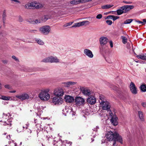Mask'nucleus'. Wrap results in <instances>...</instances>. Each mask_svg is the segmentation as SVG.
<instances>
[{"instance_id": "7ed1b4c3", "label": "nucleus", "mask_w": 146, "mask_h": 146, "mask_svg": "<svg viewBox=\"0 0 146 146\" xmlns=\"http://www.w3.org/2000/svg\"><path fill=\"white\" fill-rule=\"evenodd\" d=\"M44 62L58 63L60 60L56 56H50L44 59L42 61Z\"/></svg>"}, {"instance_id": "6e6552de", "label": "nucleus", "mask_w": 146, "mask_h": 146, "mask_svg": "<svg viewBox=\"0 0 146 146\" xmlns=\"http://www.w3.org/2000/svg\"><path fill=\"white\" fill-rule=\"evenodd\" d=\"M52 102L55 104H60L63 102V100L60 97L55 96L53 97L52 100Z\"/></svg>"}, {"instance_id": "4c0bfd02", "label": "nucleus", "mask_w": 146, "mask_h": 146, "mask_svg": "<svg viewBox=\"0 0 146 146\" xmlns=\"http://www.w3.org/2000/svg\"><path fill=\"white\" fill-rule=\"evenodd\" d=\"M72 22L67 23L66 24H65L64 25V27H68V26H70L72 24Z\"/></svg>"}, {"instance_id": "c9c22d12", "label": "nucleus", "mask_w": 146, "mask_h": 146, "mask_svg": "<svg viewBox=\"0 0 146 146\" xmlns=\"http://www.w3.org/2000/svg\"><path fill=\"white\" fill-rule=\"evenodd\" d=\"M10 97H8L5 96H2V99L4 100H8L10 99Z\"/></svg>"}, {"instance_id": "5701e85b", "label": "nucleus", "mask_w": 146, "mask_h": 146, "mask_svg": "<svg viewBox=\"0 0 146 146\" xmlns=\"http://www.w3.org/2000/svg\"><path fill=\"white\" fill-rule=\"evenodd\" d=\"M72 110V108L71 107L69 108H65L63 110V113H64V115L66 116V113H69L70 114Z\"/></svg>"}, {"instance_id": "7c9ffc66", "label": "nucleus", "mask_w": 146, "mask_h": 146, "mask_svg": "<svg viewBox=\"0 0 146 146\" xmlns=\"http://www.w3.org/2000/svg\"><path fill=\"white\" fill-rule=\"evenodd\" d=\"M137 57L138 59H141L143 60H146L144 57V55H139L137 56Z\"/></svg>"}, {"instance_id": "e433bc0d", "label": "nucleus", "mask_w": 146, "mask_h": 146, "mask_svg": "<svg viewBox=\"0 0 146 146\" xmlns=\"http://www.w3.org/2000/svg\"><path fill=\"white\" fill-rule=\"evenodd\" d=\"M106 22L108 25H111L112 23V21L111 20H107L106 21Z\"/></svg>"}, {"instance_id": "774afa93", "label": "nucleus", "mask_w": 146, "mask_h": 146, "mask_svg": "<svg viewBox=\"0 0 146 146\" xmlns=\"http://www.w3.org/2000/svg\"><path fill=\"white\" fill-rule=\"evenodd\" d=\"M143 23H146V19H144L143 20Z\"/></svg>"}, {"instance_id": "79ce46f5", "label": "nucleus", "mask_w": 146, "mask_h": 146, "mask_svg": "<svg viewBox=\"0 0 146 146\" xmlns=\"http://www.w3.org/2000/svg\"><path fill=\"white\" fill-rule=\"evenodd\" d=\"M92 0H82V3H84L92 1Z\"/></svg>"}, {"instance_id": "2f4dec72", "label": "nucleus", "mask_w": 146, "mask_h": 146, "mask_svg": "<svg viewBox=\"0 0 146 146\" xmlns=\"http://www.w3.org/2000/svg\"><path fill=\"white\" fill-rule=\"evenodd\" d=\"M31 3H29L26 4L25 6V8L26 9H31L32 8V6H31Z\"/></svg>"}, {"instance_id": "09e8293b", "label": "nucleus", "mask_w": 146, "mask_h": 146, "mask_svg": "<svg viewBox=\"0 0 146 146\" xmlns=\"http://www.w3.org/2000/svg\"><path fill=\"white\" fill-rule=\"evenodd\" d=\"M109 43L111 48H112L113 47V44L112 41L111 40L110 41Z\"/></svg>"}, {"instance_id": "69168bd1", "label": "nucleus", "mask_w": 146, "mask_h": 146, "mask_svg": "<svg viewBox=\"0 0 146 146\" xmlns=\"http://www.w3.org/2000/svg\"><path fill=\"white\" fill-rule=\"evenodd\" d=\"M106 142V140H103L102 141V143H104Z\"/></svg>"}, {"instance_id": "393cba45", "label": "nucleus", "mask_w": 146, "mask_h": 146, "mask_svg": "<svg viewBox=\"0 0 146 146\" xmlns=\"http://www.w3.org/2000/svg\"><path fill=\"white\" fill-rule=\"evenodd\" d=\"M61 141L62 143V144H64L65 145V146H66V145H69V146H70V145L72 144V142L65 140L64 141H62L61 140Z\"/></svg>"}, {"instance_id": "a18cd8bd", "label": "nucleus", "mask_w": 146, "mask_h": 146, "mask_svg": "<svg viewBox=\"0 0 146 146\" xmlns=\"http://www.w3.org/2000/svg\"><path fill=\"white\" fill-rule=\"evenodd\" d=\"M141 104L143 107L144 108H146V102H143L141 103Z\"/></svg>"}, {"instance_id": "338daca9", "label": "nucleus", "mask_w": 146, "mask_h": 146, "mask_svg": "<svg viewBox=\"0 0 146 146\" xmlns=\"http://www.w3.org/2000/svg\"><path fill=\"white\" fill-rule=\"evenodd\" d=\"M16 91L15 90H13L12 91H10L9 92L10 93H14Z\"/></svg>"}, {"instance_id": "6ab92c4d", "label": "nucleus", "mask_w": 146, "mask_h": 146, "mask_svg": "<svg viewBox=\"0 0 146 146\" xmlns=\"http://www.w3.org/2000/svg\"><path fill=\"white\" fill-rule=\"evenodd\" d=\"M88 103L91 105H93L96 102V98L94 96H92L88 98L87 100Z\"/></svg>"}, {"instance_id": "680f3d73", "label": "nucleus", "mask_w": 146, "mask_h": 146, "mask_svg": "<svg viewBox=\"0 0 146 146\" xmlns=\"http://www.w3.org/2000/svg\"><path fill=\"white\" fill-rule=\"evenodd\" d=\"M2 62L4 64H7V61L6 60H3Z\"/></svg>"}, {"instance_id": "a878e982", "label": "nucleus", "mask_w": 146, "mask_h": 146, "mask_svg": "<svg viewBox=\"0 0 146 146\" xmlns=\"http://www.w3.org/2000/svg\"><path fill=\"white\" fill-rule=\"evenodd\" d=\"M113 6V5H111V4H109V5H105L103 6H102L101 7L102 8V9H108L109 8H110L111 7H112Z\"/></svg>"}, {"instance_id": "58836bf2", "label": "nucleus", "mask_w": 146, "mask_h": 146, "mask_svg": "<svg viewBox=\"0 0 146 146\" xmlns=\"http://www.w3.org/2000/svg\"><path fill=\"white\" fill-rule=\"evenodd\" d=\"M102 15L101 14H99L97 15L96 18L97 19H100L102 17Z\"/></svg>"}, {"instance_id": "3c124183", "label": "nucleus", "mask_w": 146, "mask_h": 146, "mask_svg": "<svg viewBox=\"0 0 146 146\" xmlns=\"http://www.w3.org/2000/svg\"><path fill=\"white\" fill-rule=\"evenodd\" d=\"M135 22H137L139 24H143V22L140 21H137L136 20H134Z\"/></svg>"}, {"instance_id": "1a4fd4ad", "label": "nucleus", "mask_w": 146, "mask_h": 146, "mask_svg": "<svg viewBox=\"0 0 146 146\" xmlns=\"http://www.w3.org/2000/svg\"><path fill=\"white\" fill-rule=\"evenodd\" d=\"M108 41V39L106 37L102 36L100 37V41L101 46L100 47V49L101 51L103 50L102 46L105 45L107 43Z\"/></svg>"}, {"instance_id": "9b49d317", "label": "nucleus", "mask_w": 146, "mask_h": 146, "mask_svg": "<svg viewBox=\"0 0 146 146\" xmlns=\"http://www.w3.org/2000/svg\"><path fill=\"white\" fill-rule=\"evenodd\" d=\"M75 102L77 105L80 106L85 104V100L83 98L80 97H78L75 99Z\"/></svg>"}, {"instance_id": "f3484780", "label": "nucleus", "mask_w": 146, "mask_h": 146, "mask_svg": "<svg viewBox=\"0 0 146 146\" xmlns=\"http://www.w3.org/2000/svg\"><path fill=\"white\" fill-rule=\"evenodd\" d=\"M80 89L84 94L86 96H88L91 94L90 90L87 88L84 87H81Z\"/></svg>"}, {"instance_id": "de8ad7c7", "label": "nucleus", "mask_w": 146, "mask_h": 146, "mask_svg": "<svg viewBox=\"0 0 146 146\" xmlns=\"http://www.w3.org/2000/svg\"><path fill=\"white\" fill-rule=\"evenodd\" d=\"M23 18L20 16H19V22H21L23 21Z\"/></svg>"}, {"instance_id": "f704fd0d", "label": "nucleus", "mask_w": 146, "mask_h": 146, "mask_svg": "<svg viewBox=\"0 0 146 146\" xmlns=\"http://www.w3.org/2000/svg\"><path fill=\"white\" fill-rule=\"evenodd\" d=\"M122 42L123 44H125L127 41V39L124 36H122Z\"/></svg>"}, {"instance_id": "9d476101", "label": "nucleus", "mask_w": 146, "mask_h": 146, "mask_svg": "<svg viewBox=\"0 0 146 146\" xmlns=\"http://www.w3.org/2000/svg\"><path fill=\"white\" fill-rule=\"evenodd\" d=\"M16 97L22 101L28 99L29 98L28 95L25 93L17 95Z\"/></svg>"}, {"instance_id": "20e7f679", "label": "nucleus", "mask_w": 146, "mask_h": 146, "mask_svg": "<svg viewBox=\"0 0 146 146\" xmlns=\"http://www.w3.org/2000/svg\"><path fill=\"white\" fill-rule=\"evenodd\" d=\"M51 30L50 27L48 25H46L39 28V30L40 32L43 35H46L50 33Z\"/></svg>"}, {"instance_id": "c85d7f7f", "label": "nucleus", "mask_w": 146, "mask_h": 146, "mask_svg": "<svg viewBox=\"0 0 146 146\" xmlns=\"http://www.w3.org/2000/svg\"><path fill=\"white\" fill-rule=\"evenodd\" d=\"M125 8L124 10L126 11H128L133 8V6L132 5H126L123 6Z\"/></svg>"}, {"instance_id": "bb28decb", "label": "nucleus", "mask_w": 146, "mask_h": 146, "mask_svg": "<svg viewBox=\"0 0 146 146\" xmlns=\"http://www.w3.org/2000/svg\"><path fill=\"white\" fill-rule=\"evenodd\" d=\"M76 84V82L69 81L65 82V84L67 85V86L71 85H74Z\"/></svg>"}, {"instance_id": "423d86ee", "label": "nucleus", "mask_w": 146, "mask_h": 146, "mask_svg": "<svg viewBox=\"0 0 146 146\" xmlns=\"http://www.w3.org/2000/svg\"><path fill=\"white\" fill-rule=\"evenodd\" d=\"M100 105L103 110H107L109 112L111 111L110 110V106L109 102L107 101L100 102Z\"/></svg>"}, {"instance_id": "f8f14e48", "label": "nucleus", "mask_w": 146, "mask_h": 146, "mask_svg": "<svg viewBox=\"0 0 146 146\" xmlns=\"http://www.w3.org/2000/svg\"><path fill=\"white\" fill-rule=\"evenodd\" d=\"M34 121L35 123H36V126L37 130L39 131L42 130L43 128L42 127V125H41V121H40V119H35Z\"/></svg>"}, {"instance_id": "0e129e2a", "label": "nucleus", "mask_w": 146, "mask_h": 146, "mask_svg": "<svg viewBox=\"0 0 146 146\" xmlns=\"http://www.w3.org/2000/svg\"><path fill=\"white\" fill-rule=\"evenodd\" d=\"M6 138L7 139H10V135H9V136H7L6 137Z\"/></svg>"}, {"instance_id": "864d4df0", "label": "nucleus", "mask_w": 146, "mask_h": 146, "mask_svg": "<svg viewBox=\"0 0 146 146\" xmlns=\"http://www.w3.org/2000/svg\"><path fill=\"white\" fill-rule=\"evenodd\" d=\"M111 88H112L113 90H115L117 89L116 87L115 86H114L113 85H111L110 86Z\"/></svg>"}, {"instance_id": "bf43d9fd", "label": "nucleus", "mask_w": 146, "mask_h": 146, "mask_svg": "<svg viewBox=\"0 0 146 146\" xmlns=\"http://www.w3.org/2000/svg\"><path fill=\"white\" fill-rule=\"evenodd\" d=\"M5 88L10 89V87L9 86V85H6L5 86Z\"/></svg>"}, {"instance_id": "39448f33", "label": "nucleus", "mask_w": 146, "mask_h": 146, "mask_svg": "<svg viewBox=\"0 0 146 146\" xmlns=\"http://www.w3.org/2000/svg\"><path fill=\"white\" fill-rule=\"evenodd\" d=\"M109 113L110 117L111 118L110 121L111 123L114 125H117L118 124L117 121L118 118L116 115L115 114H113L111 111H110Z\"/></svg>"}, {"instance_id": "aec40b11", "label": "nucleus", "mask_w": 146, "mask_h": 146, "mask_svg": "<svg viewBox=\"0 0 146 146\" xmlns=\"http://www.w3.org/2000/svg\"><path fill=\"white\" fill-rule=\"evenodd\" d=\"M65 100L66 102L68 103H72L74 101V99L73 97L69 95L66 96L65 97Z\"/></svg>"}, {"instance_id": "6e6d98bb", "label": "nucleus", "mask_w": 146, "mask_h": 146, "mask_svg": "<svg viewBox=\"0 0 146 146\" xmlns=\"http://www.w3.org/2000/svg\"><path fill=\"white\" fill-rule=\"evenodd\" d=\"M12 1H14L15 2L18 3H20L21 2L19 0H11Z\"/></svg>"}, {"instance_id": "603ef678", "label": "nucleus", "mask_w": 146, "mask_h": 146, "mask_svg": "<svg viewBox=\"0 0 146 146\" xmlns=\"http://www.w3.org/2000/svg\"><path fill=\"white\" fill-rule=\"evenodd\" d=\"M37 31L36 30H31L30 31V32L31 33H36Z\"/></svg>"}, {"instance_id": "72a5a7b5", "label": "nucleus", "mask_w": 146, "mask_h": 146, "mask_svg": "<svg viewBox=\"0 0 146 146\" xmlns=\"http://www.w3.org/2000/svg\"><path fill=\"white\" fill-rule=\"evenodd\" d=\"M99 98L100 100H99V101L100 103V102H103L106 101L104 99V96H100Z\"/></svg>"}, {"instance_id": "0eeeda50", "label": "nucleus", "mask_w": 146, "mask_h": 146, "mask_svg": "<svg viewBox=\"0 0 146 146\" xmlns=\"http://www.w3.org/2000/svg\"><path fill=\"white\" fill-rule=\"evenodd\" d=\"M3 119L1 121L4 123L3 125H9L10 126H11V121H10V119H9V117L6 114L3 113Z\"/></svg>"}, {"instance_id": "4be33fe9", "label": "nucleus", "mask_w": 146, "mask_h": 146, "mask_svg": "<svg viewBox=\"0 0 146 146\" xmlns=\"http://www.w3.org/2000/svg\"><path fill=\"white\" fill-rule=\"evenodd\" d=\"M125 8L123 6L121 7L120 9L117 10L116 11L117 15H119L122 14L124 13H125V11L124 10Z\"/></svg>"}, {"instance_id": "13d9d810", "label": "nucleus", "mask_w": 146, "mask_h": 146, "mask_svg": "<svg viewBox=\"0 0 146 146\" xmlns=\"http://www.w3.org/2000/svg\"><path fill=\"white\" fill-rule=\"evenodd\" d=\"M6 20V17H3V24H4L5 23V21Z\"/></svg>"}, {"instance_id": "e2e57ef3", "label": "nucleus", "mask_w": 146, "mask_h": 146, "mask_svg": "<svg viewBox=\"0 0 146 146\" xmlns=\"http://www.w3.org/2000/svg\"><path fill=\"white\" fill-rule=\"evenodd\" d=\"M29 123H27L26 124V125H25V129H27V127H28V126H29Z\"/></svg>"}, {"instance_id": "f257e3e1", "label": "nucleus", "mask_w": 146, "mask_h": 146, "mask_svg": "<svg viewBox=\"0 0 146 146\" xmlns=\"http://www.w3.org/2000/svg\"><path fill=\"white\" fill-rule=\"evenodd\" d=\"M106 137L109 141L117 140L118 142L121 143L122 144L123 143L121 136L116 132L113 133L112 131L108 132L106 135Z\"/></svg>"}, {"instance_id": "473e14b6", "label": "nucleus", "mask_w": 146, "mask_h": 146, "mask_svg": "<svg viewBox=\"0 0 146 146\" xmlns=\"http://www.w3.org/2000/svg\"><path fill=\"white\" fill-rule=\"evenodd\" d=\"M133 20L132 19H127L124 23V24H129L131 23L133 21Z\"/></svg>"}, {"instance_id": "cd10ccee", "label": "nucleus", "mask_w": 146, "mask_h": 146, "mask_svg": "<svg viewBox=\"0 0 146 146\" xmlns=\"http://www.w3.org/2000/svg\"><path fill=\"white\" fill-rule=\"evenodd\" d=\"M140 88L141 90L143 92H146V85L143 84L141 85L140 86Z\"/></svg>"}, {"instance_id": "a211bd4d", "label": "nucleus", "mask_w": 146, "mask_h": 146, "mask_svg": "<svg viewBox=\"0 0 146 146\" xmlns=\"http://www.w3.org/2000/svg\"><path fill=\"white\" fill-rule=\"evenodd\" d=\"M31 3L32 8H35L38 9L43 7L42 5L39 3H37L35 2H32Z\"/></svg>"}, {"instance_id": "b1692460", "label": "nucleus", "mask_w": 146, "mask_h": 146, "mask_svg": "<svg viewBox=\"0 0 146 146\" xmlns=\"http://www.w3.org/2000/svg\"><path fill=\"white\" fill-rule=\"evenodd\" d=\"M82 0H73L70 2V3L73 5H77L82 3Z\"/></svg>"}, {"instance_id": "f03ea898", "label": "nucleus", "mask_w": 146, "mask_h": 146, "mask_svg": "<svg viewBox=\"0 0 146 146\" xmlns=\"http://www.w3.org/2000/svg\"><path fill=\"white\" fill-rule=\"evenodd\" d=\"M49 92L48 89L42 90L40 93L39 97L42 100L47 101L50 98V95L48 93Z\"/></svg>"}, {"instance_id": "8fccbe9b", "label": "nucleus", "mask_w": 146, "mask_h": 146, "mask_svg": "<svg viewBox=\"0 0 146 146\" xmlns=\"http://www.w3.org/2000/svg\"><path fill=\"white\" fill-rule=\"evenodd\" d=\"M2 16L4 17H6V10H4L3 11Z\"/></svg>"}, {"instance_id": "37998d69", "label": "nucleus", "mask_w": 146, "mask_h": 146, "mask_svg": "<svg viewBox=\"0 0 146 146\" xmlns=\"http://www.w3.org/2000/svg\"><path fill=\"white\" fill-rule=\"evenodd\" d=\"M12 58L16 61H19L18 59L15 56H13Z\"/></svg>"}, {"instance_id": "ddd939ff", "label": "nucleus", "mask_w": 146, "mask_h": 146, "mask_svg": "<svg viewBox=\"0 0 146 146\" xmlns=\"http://www.w3.org/2000/svg\"><path fill=\"white\" fill-rule=\"evenodd\" d=\"M90 24V22L87 21H84L81 22L75 23L72 26V27H79L84 25H88Z\"/></svg>"}, {"instance_id": "dca6fc26", "label": "nucleus", "mask_w": 146, "mask_h": 146, "mask_svg": "<svg viewBox=\"0 0 146 146\" xmlns=\"http://www.w3.org/2000/svg\"><path fill=\"white\" fill-rule=\"evenodd\" d=\"M84 53L85 55L89 58H92L93 57L94 55L92 51L88 49H84Z\"/></svg>"}, {"instance_id": "c03bdc74", "label": "nucleus", "mask_w": 146, "mask_h": 146, "mask_svg": "<svg viewBox=\"0 0 146 146\" xmlns=\"http://www.w3.org/2000/svg\"><path fill=\"white\" fill-rule=\"evenodd\" d=\"M70 115H72V116L73 115H75L76 113L75 112L73 111L72 109V110L70 112Z\"/></svg>"}, {"instance_id": "5fc2aeb1", "label": "nucleus", "mask_w": 146, "mask_h": 146, "mask_svg": "<svg viewBox=\"0 0 146 146\" xmlns=\"http://www.w3.org/2000/svg\"><path fill=\"white\" fill-rule=\"evenodd\" d=\"M112 17L113 15H109L107 17L106 19H112Z\"/></svg>"}, {"instance_id": "4468645a", "label": "nucleus", "mask_w": 146, "mask_h": 146, "mask_svg": "<svg viewBox=\"0 0 146 146\" xmlns=\"http://www.w3.org/2000/svg\"><path fill=\"white\" fill-rule=\"evenodd\" d=\"M130 88L131 92L134 94H136L137 93V88L135 84L133 82H131L130 85Z\"/></svg>"}, {"instance_id": "ea45409f", "label": "nucleus", "mask_w": 146, "mask_h": 146, "mask_svg": "<svg viewBox=\"0 0 146 146\" xmlns=\"http://www.w3.org/2000/svg\"><path fill=\"white\" fill-rule=\"evenodd\" d=\"M119 18V17L118 16H115L113 15V17H112V19H113L114 21L115 20H116L117 19H118Z\"/></svg>"}, {"instance_id": "412c9836", "label": "nucleus", "mask_w": 146, "mask_h": 146, "mask_svg": "<svg viewBox=\"0 0 146 146\" xmlns=\"http://www.w3.org/2000/svg\"><path fill=\"white\" fill-rule=\"evenodd\" d=\"M138 113L139 119L142 122H144L145 120L143 112L141 111H138Z\"/></svg>"}, {"instance_id": "a19ab883", "label": "nucleus", "mask_w": 146, "mask_h": 146, "mask_svg": "<svg viewBox=\"0 0 146 146\" xmlns=\"http://www.w3.org/2000/svg\"><path fill=\"white\" fill-rule=\"evenodd\" d=\"M40 21L38 20H35V21H33V24H35L40 23Z\"/></svg>"}, {"instance_id": "2eb2a0df", "label": "nucleus", "mask_w": 146, "mask_h": 146, "mask_svg": "<svg viewBox=\"0 0 146 146\" xmlns=\"http://www.w3.org/2000/svg\"><path fill=\"white\" fill-rule=\"evenodd\" d=\"M54 94L55 96L58 97L61 96L63 95L64 92L61 88L56 89L54 91Z\"/></svg>"}, {"instance_id": "49530a36", "label": "nucleus", "mask_w": 146, "mask_h": 146, "mask_svg": "<svg viewBox=\"0 0 146 146\" xmlns=\"http://www.w3.org/2000/svg\"><path fill=\"white\" fill-rule=\"evenodd\" d=\"M99 129V127L98 126H97L95 128H94L93 129L94 131H98V130Z\"/></svg>"}, {"instance_id": "052dcab7", "label": "nucleus", "mask_w": 146, "mask_h": 146, "mask_svg": "<svg viewBox=\"0 0 146 146\" xmlns=\"http://www.w3.org/2000/svg\"><path fill=\"white\" fill-rule=\"evenodd\" d=\"M116 141H117V140H113V146H115Z\"/></svg>"}, {"instance_id": "c756f323", "label": "nucleus", "mask_w": 146, "mask_h": 146, "mask_svg": "<svg viewBox=\"0 0 146 146\" xmlns=\"http://www.w3.org/2000/svg\"><path fill=\"white\" fill-rule=\"evenodd\" d=\"M35 41L39 45H43L44 44V42L39 38L36 39Z\"/></svg>"}, {"instance_id": "4d7b16f0", "label": "nucleus", "mask_w": 146, "mask_h": 146, "mask_svg": "<svg viewBox=\"0 0 146 146\" xmlns=\"http://www.w3.org/2000/svg\"><path fill=\"white\" fill-rule=\"evenodd\" d=\"M49 17H48V15L45 16L44 17V18L45 19V21H46L49 19Z\"/></svg>"}]
</instances>
